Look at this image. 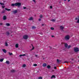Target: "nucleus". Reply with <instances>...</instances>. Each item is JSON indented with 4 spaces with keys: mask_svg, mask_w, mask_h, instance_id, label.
I'll list each match as a JSON object with an SVG mask.
<instances>
[{
    "mask_svg": "<svg viewBox=\"0 0 79 79\" xmlns=\"http://www.w3.org/2000/svg\"><path fill=\"white\" fill-rule=\"evenodd\" d=\"M21 3L20 2H17L14 4H11V6H21Z\"/></svg>",
    "mask_w": 79,
    "mask_h": 79,
    "instance_id": "obj_1",
    "label": "nucleus"
},
{
    "mask_svg": "<svg viewBox=\"0 0 79 79\" xmlns=\"http://www.w3.org/2000/svg\"><path fill=\"white\" fill-rule=\"evenodd\" d=\"M79 51V48L76 47L74 48V52H78Z\"/></svg>",
    "mask_w": 79,
    "mask_h": 79,
    "instance_id": "obj_2",
    "label": "nucleus"
},
{
    "mask_svg": "<svg viewBox=\"0 0 79 79\" xmlns=\"http://www.w3.org/2000/svg\"><path fill=\"white\" fill-rule=\"evenodd\" d=\"M69 35H67L65 37L64 39L65 40H68L69 39Z\"/></svg>",
    "mask_w": 79,
    "mask_h": 79,
    "instance_id": "obj_3",
    "label": "nucleus"
},
{
    "mask_svg": "<svg viewBox=\"0 0 79 79\" xmlns=\"http://www.w3.org/2000/svg\"><path fill=\"white\" fill-rule=\"evenodd\" d=\"M23 39L25 40L27 39H28V35H24L23 36Z\"/></svg>",
    "mask_w": 79,
    "mask_h": 79,
    "instance_id": "obj_4",
    "label": "nucleus"
},
{
    "mask_svg": "<svg viewBox=\"0 0 79 79\" xmlns=\"http://www.w3.org/2000/svg\"><path fill=\"white\" fill-rule=\"evenodd\" d=\"M7 18H6V16L5 15H4L3 16V20H6V19Z\"/></svg>",
    "mask_w": 79,
    "mask_h": 79,
    "instance_id": "obj_5",
    "label": "nucleus"
},
{
    "mask_svg": "<svg viewBox=\"0 0 79 79\" xmlns=\"http://www.w3.org/2000/svg\"><path fill=\"white\" fill-rule=\"evenodd\" d=\"M12 12H13V13L14 14H16V13H17L18 12V10H15L14 11H12Z\"/></svg>",
    "mask_w": 79,
    "mask_h": 79,
    "instance_id": "obj_6",
    "label": "nucleus"
},
{
    "mask_svg": "<svg viewBox=\"0 0 79 79\" xmlns=\"http://www.w3.org/2000/svg\"><path fill=\"white\" fill-rule=\"evenodd\" d=\"M60 29H61V30H62V31H63V29H64V27L62 26H60Z\"/></svg>",
    "mask_w": 79,
    "mask_h": 79,
    "instance_id": "obj_7",
    "label": "nucleus"
},
{
    "mask_svg": "<svg viewBox=\"0 0 79 79\" xmlns=\"http://www.w3.org/2000/svg\"><path fill=\"white\" fill-rule=\"evenodd\" d=\"M6 35L7 36H8L9 35H10V32H8V31L6 32Z\"/></svg>",
    "mask_w": 79,
    "mask_h": 79,
    "instance_id": "obj_8",
    "label": "nucleus"
},
{
    "mask_svg": "<svg viewBox=\"0 0 79 79\" xmlns=\"http://www.w3.org/2000/svg\"><path fill=\"white\" fill-rule=\"evenodd\" d=\"M68 46V44H67V43H65L64 44V47H65V48H67Z\"/></svg>",
    "mask_w": 79,
    "mask_h": 79,
    "instance_id": "obj_9",
    "label": "nucleus"
},
{
    "mask_svg": "<svg viewBox=\"0 0 79 79\" xmlns=\"http://www.w3.org/2000/svg\"><path fill=\"white\" fill-rule=\"evenodd\" d=\"M2 50L4 53H6V50L4 49H2Z\"/></svg>",
    "mask_w": 79,
    "mask_h": 79,
    "instance_id": "obj_10",
    "label": "nucleus"
},
{
    "mask_svg": "<svg viewBox=\"0 0 79 79\" xmlns=\"http://www.w3.org/2000/svg\"><path fill=\"white\" fill-rule=\"evenodd\" d=\"M46 66L47 64L45 63H44L43 64V67H45V66Z\"/></svg>",
    "mask_w": 79,
    "mask_h": 79,
    "instance_id": "obj_11",
    "label": "nucleus"
},
{
    "mask_svg": "<svg viewBox=\"0 0 79 79\" xmlns=\"http://www.w3.org/2000/svg\"><path fill=\"white\" fill-rule=\"evenodd\" d=\"M51 78H56V77H55V76L54 75H52V77H51Z\"/></svg>",
    "mask_w": 79,
    "mask_h": 79,
    "instance_id": "obj_12",
    "label": "nucleus"
},
{
    "mask_svg": "<svg viewBox=\"0 0 79 79\" xmlns=\"http://www.w3.org/2000/svg\"><path fill=\"white\" fill-rule=\"evenodd\" d=\"M57 63H60V62H61V60H59L58 59H57Z\"/></svg>",
    "mask_w": 79,
    "mask_h": 79,
    "instance_id": "obj_13",
    "label": "nucleus"
},
{
    "mask_svg": "<svg viewBox=\"0 0 79 79\" xmlns=\"http://www.w3.org/2000/svg\"><path fill=\"white\" fill-rule=\"evenodd\" d=\"M47 68H48V69H50V68H51V66H50V65H48L47 66Z\"/></svg>",
    "mask_w": 79,
    "mask_h": 79,
    "instance_id": "obj_14",
    "label": "nucleus"
},
{
    "mask_svg": "<svg viewBox=\"0 0 79 79\" xmlns=\"http://www.w3.org/2000/svg\"><path fill=\"white\" fill-rule=\"evenodd\" d=\"M5 9L6 10H7V11H11L10 9H8L7 8H5Z\"/></svg>",
    "mask_w": 79,
    "mask_h": 79,
    "instance_id": "obj_15",
    "label": "nucleus"
},
{
    "mask_svg": "<svg viewBox=\"0 0 79 79\" xmlns=\"http://www.w3.org/2000/svg\"><path fill=\"white\" fill-rule=\"evenodd\" d=\"M33 18L31 17H30L29 19H28L29 20H33Z\"/></svg>",
    "mask_w": 79,
    "mask_h": 79,
    "instance_id": "obj_16",
    "label": "nucleus"
},
{
    "mask_svg": "<svg viewBox=\"0 0 79 79\" xmlns=\"http://www.w3.org/2000/svg\"><path fill=\"white\" fill-rule=\"evenodd\" d=\"M18 47H19V45H18V44H17L16 45H15V47L16 48H18Z\"/></svg>",
    "mask_w": 79,
    "mask_h": 79,
    "instance_id": "obj_17",
    "label": "nucleus"
},
{
    "mask_svg": "<svg viewBox=\"0 0 79 79\" xmlns=\"http://www.w3.org/2000/svg\"><path fill=\"white\" fill-rule=\"evenodd\" d=\"M6 25L7 26H10V23H6Z\"/></svg>",
    "mask_w": 79,
    "mask_h": 79,
    "instance_id": "obj_18",
    "label": "nucleus"
},
{
    "mask_svg": "<svg viewBox=\"0 0 79 79\" xmlns=\"http://www.w3.org/2000/svg\"><path fill=\"white\" fill-rule=\"evenodd\" d=\"M6 64H10V62L9 61H6Z\"/></svg>",
    "mask_w": 79,
    "mask_h": 79,
    "instance_id": "obj_19",
    "label": "nucleus"
},
{
    "mask_svg": "<svg viewBox=\"0 0 79 79\" xmlns=\"http://www.w3.org/2000/svg\"><path fill=\"white\" fill-rule=\"evenodd\" d=\"M4 60V59H3V58L1 59H0V61L1 62H2V61H3Z\"/></svg>",
    "mask_w": 79,
    "mask_h": 79,
    "instance_id": "obj_20",
    "label": "nucleus"
},
{
    "mask_svg": "<svg viewBox=\"0 0 79 79\" xmlns=\"http://www.w3.org/2000/svg\"><path fill=\"white\" fill-rule=\"evenodd\" d=\"M11 72V73H15V70H12Z\"/></svg>",
    "mask_w": 79,
    "mask_h": 79,
    "instance_id": "obj_21",
    "label": "nucleus"
},
{
    "mask_svg": "<svg viewBox=\"0 0 79 79\" xmlns=\"http://www.w3.org/2000/svg\"><path fill=\"white\" fill-rule=\"evenodd\" d=\"M71 46L69 45L68 46V47H67L68 49H69V48H71Z\"/></svg>",
    "mask_w": 79,
    "mask_h": 79,
    "instance_id": "obj_22",
    "label": "nucleus"
},
{
    "mask_svg": "<svg viewBox=\"0 0 79 79\" xmlns=\"http://www.w3.org/2000/svg\"><path fill=\"white\" fill-rule=\"evenodd\" d=\"M9 54L10 56H11V55H13V53H10V52H9Z\"/></svg>",
    "mask_w": 79,
    "mask_h": 79,
    "instance_id": "obj_23",
    "label": "nucleus"
},
{
    "mask_svg": "<svg viewBox=\"0 0 79 79\" xmlns=\"http://www.w3.org/2000/svg\"><path fill=\"white\" fill-rule=\"evenodd\" d=\"M40 18H43V15H41L40 16Z\"/></svg>",
    "mask_w": 79,
    "mask_h": 79,
    "instance_id": "obj_24",
    "label": "nucleus"
},
{
    "mask_svg": "<svg viewBox=\"0 0 79 79\" xmlns=\"http://www.w3.org/2000/svg\"><path fill=\"white\" fill-rule=\"evenodd\" d=\"M5 12V10H4L2 11L1 12V13H4Z\"/></svg>",
    "mask_w": 79,
    "mask_h": 79,
    "instance_id": "obj_25",
    "label": "nucleus"
},
{
    "mask_svg": "<svg viewBox=\"0 0 79 79\" xmlns=\"http://www.w3.org/2000/svg\"><path fill=\"white\" fill-rule=\"evenodd\" d=\"M0 4L1 5H5V4L4 3H2V2L0 3Z\"/></svg>",
    "mask_w": 79,
    "mask_h": 79,
    "instance_id": "obj_26",
    "label": "nucleus"
},
{
    "mask_svg": "<svg viewBox=\"0 0 79 79\" xmlns=\"http://www.w3.org/2000/svg\"><path fill=\"white\" fill-rule=\"evenodd\" d=\"M8 43H7V42H5V46H8Z\"/></svg>",
    "mask_w": 79,
    "mask_h": 79,
    "instance_id": "obj_27",
    "label": "nucleus"
},
{
    "mask_svg": "<svg viewBox=\"0 0 79 79\" xmlns=\"http://www.w3.org/2000/svg\"><path fill=\"white\" fill-rule=\"evenodd\" d=\"M26 65L25 64H23V68H25V67H26Z\"/></svg>",
    "mask_w": 79,
    "mask_h": 79,
    "instance_id": "obj_28",
    "label": "nucleus"
},
{
    "mask_svg": "<svg viewBox=\"0 0 79 79\" xmlns=\"http://www.w3.org/2000/svg\"><path fill=\"white\" fill-rule=\"evenodd\" d=\"M35 28H36L35 27L33 26L32 27V29H35Z\"/></svg>",
    "mask_w": 79,
    "mask_h": 79,
    "instance_id": "obj_29",
    "label": "nucleus"
},
{
    "mask_svg": "<svg viewBox=\"0 0 79 79\" xmlns=\"http://www.w3.org/2000/svg\"><path fill=\"white\" fill-rule=\"evenodd\" d=\"M38 79H42V77H39Z\"/></svg>",
    "mask_w": 79,
    "mask_h": 79,
    "instance_id": "obj_30",
    "label": "nucleus"
},
{
    "mask_svg": "<svg viewBox=\"0 0 79 79\" xmlns=\"http://www.w3.org/2000/svg\"><path fill=\"white\" fill-rule=\"evenodd\" d=\"M51 21H53V22H55V20L54 19H52L51 20Z\"/></svg>",
    "mask_w": 79,
    "mask_h": 79,
    "instance_id": "obj_31",
    "label": "nucleus"
},
{
    "mask_svg": "<svg viewBox=\"0 0 79 79\" xmlns=\"http://www.w3.org/2000/svg\"><path fill=\"white\" fill-rule=\"evenodd\" d=\"M51 30H54V28H53V27H51Z\"/></svg>",
    "mask_w": 79,
    "mask_h": 79,
    "instance_id": "obj_32",
    "label": "nucleus"
},
{
    "mask_svg": "<svg viewBox=\"0 0 79 79\" xmlns=\"http://www.w3.org/2000/svg\"><path fill=\"white\" fill-rule=\"evenodd\" d=\"M33 66H37V64H33Z\"/></svg>",
    "mask_w": 79,
    "mask_h": 79,
    "instance_id": "obj_33",
    "label": "nucleus"
},
{
    "mask_svg": "<svg viewBox=\"0 0 79 79\" xmlns=\"http://www.w3.org/2000/svg\"><path fill=\"white\" fill-rule=\"evenodd\" d=\"M50 8H51V9H52V8H53V6H50Z\"/></svg>",
    "mask_w": 79,
    "mask_h": 79,
    "instance_id": "obj_34",
    "label": "nucleus"
},
{
    "mask_svg": "<svg viewBox=\"0 0 79 79\" xmlns=\"http://www.w3.org/2000/svg\"><path fill=\"white\" fill-rule=\"evenodd\" d=\"M78 20L77 21V23H79V17H78Z\"/></svg>",
    "mask_w": 79,
    "mask_h": 79,
    "instance_id": "obj_35",
    "label": "nucleus"
},
{
    "mask_svg": "<svg viewBox=\"0 0 79 79\" xmlns=\"http://www.w3.org/2000/svg\"><path fill=\"white\" fill-rule=\"evenodd\" d=\"M23 9H24V10H25V9H26V7H24V6H23Z\"/></svg>",
    "mask_w": 79,
    "mask_h": 79,
    "instance_id": "obj_36",
    "label": "nucleus"
},
{
    "mask_svg": "<svg viewBox=\"0 0 79 79\" xmlns=\"http://www.w3.org/2000/svg\"><path fill=\"white\" fill-rule=\"evenodd\" d=\"M5 6H2V8H5Z\"/></svg>",
    "mask_w": 79,
    "mask_h": 79,
    "instance_id": "obj_37",
    "label": "nucleus"
},
{
    "mask_svg": "<svg viewBox=\"0 0 79 79\" xmlns=\"http://www.w3.org/2000/svg\"><path fill=\"white\" fill-rule=\"evenodd\" d=\"M19 56H20V57H21V56H23V55H22V54L20 55Z\"/></svg>",
    "mask_w": 79,
    "mask_h": 79,
    "instance_id": "obj_38",
    "label": "nucleus"
},
{
    "mask_svg": "<svg viewBox=\"0 0 79 79\" xmlns=\"http://www.w3.org/2000/svg\"><path fill=\"white\" fill-rule=\"evenodd\" d=\"M68 63V62L67 61H64V63Z\"/></svg>",
    "mask_w": 79,
    "mask_h": 79,
    "instance_id": "obj_39",
    "label": "nucleus"
},
{
    "mask_svg": "<svg viewBox=\"0 0 79 79\" xmlns=\"http://www.w3.org/2000/svg\"><path fill=\"white\" fill-rule=\"evenodd\" d=\"M0 25H1V26L3 25V23H0Z\"/></svg>",
    "mask_w": 79,
    "mask_h": 79,
    "instance_id": "obj_40",
    "label": "nucleus"
},
{
    "mask_svg": "<svg viewBox=\"0 0 79 79\" xmlns=\"http://www.w3.org/2000/svg\"><path fill=\"white\" fill-rule=\"evenodd\" d=\"M39 34H41V35H42V34H43V33L41 32L39 33Z\"/></svg>",
    "mask_w": 79,
    "mask_h": 79,
    "instance_id": "obj_41",
    "label": "nucleus"
},
{
    "mask_svg": "<svg viewBox=\"0 0 79 79\" xmlns=\"http://www.w3.org/2000/svg\"><path fill=\"white\" fill-rule=\"evenodd\" d=\"M75 20H77V19H78V18H77L76 17L75 18Z\"/></svg>",
    "mask_w": 79,
    "mask_h": 79,
    "instance_id": "obj_42",
    "label": "nucleus"
},
{
    "mask_svg": "<svg viewBox=\"0 0 79 79\" xmlns=\"http://www.w3.org/2000/svg\"><path fill=\"white\" fill-rule=\"evenodd\" d=\"M39 21H41V19H39Z\"/></svg>",
    "mask_w": 79,
    "mask_h": 79,
    "instance_id": "obj_43",
    "label": "nucleus"
},
{
    "mask_svg": "<svg viewBox=\"0 0 79 79\" xmlns=\"http://www.w3.org/2000/svg\"><path fill=\"white\" fill-rule=\"evenodd\" d=\"M52 38H53V37H55V36L52 35Z\"/></svg>",
    "mask_w": 79,
    "mask_h": 79,
    "instance_id": "obj_44",
    "label": "nucleus"
},
{
    "mask_svg": "<svg viewBox=\"0 0 79 79\" xmlns=\"http://www.w3.org/2000/svg\"><path fill=\"white\" fill-rule=\"evenodd\" d=\"M32 1H33L34 2H35V0H32Z\"/></svg>",
    "mask_w": 79,
    "mask_h": 79,
    "instance_id": "obj_45",
    "label": "nucleus"
},
{
    "mask_svg": "<svg viewBox=\"0 0 79 79\" xmlns=\"http://www.w3.org/2000/svg\"><path fill=\"white\" fill-rule=\"evenodd\" d=\"M22 56H26V54H23V55H22Z\"/></svg>",
    "mask_w": 79,
    "mask_h": 79,
    "instance_id": "obj_46",
    "label": "nucleus"
},
{
    "mask_svg": "<svg viewBox=\"0 0 79 79\" xmlns=\"http://www.w3.org/2000/svg\"><path fill=\"white\" fill-rule=\"evenodd\" d=\"M35 57H36V58L37 57V55H35Z\"/></svg>",
    "mask_w": 79,
    "mask_h": 79,
    "instance_id": "obj_47",
    "label": "nucleus"
},
{
    "mask_svg": "<svg viewBox=\"0 0 79 79\" xmlns=\"http://www.w3.org/2000/svg\"><path fill=\"white\" fill-rule=\"evenodd\" d=\"M50 49H52V47H51V46H49Z\"/></svg>",
    "mask_w": 79,
    "mask_h": 79,
    "instance_id": "obj_48",
    "label": "nucleus"
},
{
    "mask_svg": "<svg viewBox=\"0 0 79 79\" xmlns=\"http://www.w3.org/2000/svg\"><path fill=\"white\" fill-rule=\"evenodd\" d=\"M54 69H56V67H54Z\"/></svg>",
    "mask_w": 79,
    "mask_h": 79,
    "instance_id": "obj_49",
    "label": "nucleus"
},
{
    "mask_svg": "<svg viewBox=\"0 0 79 79\" xmlns=\"http://www.w3.org/2000/svg\"><path fill=\"white\" fill-rule=\"evenodd\" d=\"M42 26H44V24H42Z\"/></svg>",
    "mask_w": 79,
    "mask_h": 79,
    "instance_id": "obj_50",
    "label": "nucleus"
},
{
    "mask_svg": "<svg viewBox=\"0 0 79 79\" xmlns=\"http://www.w3.org/2000/svg\"><path fill=\"white\" fill-rule=\"evenodd\" d=\"M71 60H72V61H73V60H74V59H71Z\"/></svg>",
    "mask_w": 79,
    "mask_h": 79,
    "instance_id": "obj_51",
    "label": "nucleus"
},
{
    "mask_svg": "<svg viewBox=\"0 0 79 79\" xmlns=\"http://www.w3.org/2000/svg\"><path fill=\"white\" fill-rule=\"evenodd\" d=\"M70 0H68V2H70Z\"/></svg>",
    "mask_w": 79,
    "mask_h": 79,
    "instance_id": "obj_52",
    "label": "nucleus"
},
{
    "mask_svg": "<svg viewBox=\"0 0 79 79\" xmlns=\"http://www.w3.org/2000/svg\"><path fill=\"white\" fill-rule=\"evenodd\" d=\"M44 59H45V58H43V60H44Z\"/></svg>",
    "mask_w": 79,
    "mask_h": 79,
    "instance_id": "obj_53",
    "label": "nucleus"
},
{
    "mask_svg": "<svg viewBox=\"0 0 79 79\" xmlns=\"http://www.w3.org/2000/svg\"><path fill=\"white\" fill-rule=\"evenodd\" d=\"M64 1H66V0H64Z\"/></svg>",
    "mask_w": 79,
    "mask_h": 79,
    "instance_id": "obj_54",
    "label": "nucleus"
},
{
    "mask_svg": "<svg viewBox=\"0 0 79 79\" xmlns=\"http://www.w3.org/2000/svg\"><path fill=\"white\" fill-rule=\"evenodd\" d=\"M37 72H38V73H39V71H38Z\"/></svg>",
    "mask_w": 79,
    "mask_h": 79,
    "instance_id": "obj_55",
    "label": "nucleus"
},
{
    "mask_svg": "<svg viewBox=\"0 0 79 79\" xmlns=\"http://www.w3.org/2000/svg\"><path fill=\"white\" fill-rule=\"evenodd\" d=\"M33 48H34L33 47Z\"/></svg>",
    "mask_w": 79,
    "mask_h": 79,
    "instance_id": "obj_56",
    "label": "nucleus"
},
{
    "mask_svg": "<svg viewBox=\"0 0 79 79\" xmlns=\"http://www.w3.org/2000/svg\"><path fill=\"white\" fill-rule=\"evenodd\" d=\"M32 50H33V49H32Z\"/></svg>",
    "mask_w": 79,
    "mask_h": 79,
    "instance_id": "obj_57",
    "label": "nucleus"
}]
</instances>
